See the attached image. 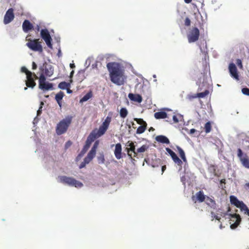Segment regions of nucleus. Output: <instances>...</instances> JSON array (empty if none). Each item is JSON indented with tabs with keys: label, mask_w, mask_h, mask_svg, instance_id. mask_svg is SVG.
I'll return each mask as SVG.
<instances>
[{
	"label": "nucleus",
	"mask_w": 249,
	"mask_h": 249,
	"mask_svg": "<svg viewBox=\"0 0 249 249\" xmlns=\"http://www.w3.org/2000/svg\"><path fill=\"white\" fill-rule=\"evenodd\" d=\"M239 208L240 209L241 211L244 212L245 214L249 216V209L244 202L242 203L241 206H239Z\"/></svg>",
	"instance_id": "obj_29"
},
{
	"label": "nucleus",
	"mask_w": 249,
	"mask_h": 249,
	"mask_svg": "<svg viewBox=\"0 0 249 249\" xmlns=\"http://www.w3.org/2000/svg\"><path fill=\"white\" fill-rule=\"evenodd\" d=\"M86 164L84 161H83L80 164L79 168H83L86 166Z\"/></svg>",
	"instance_id": "obj_53"
},
{
	"label": "nucleus",
	"mask_w": 249,
	"mask_h": 249,
	"mask_svg": "<svg viewBox=\"0 0 249 249\" xmlns=\"http://www.w3.org/2000/svg\"><path fill=\"white\" fill-rule=\"evenodd\" d=\"M36 68H37L36 64L35 62H33V63H32V69L34 70H36Z\"/></svg>",
	"instance_id": "obj_52"
},
{
	"label": "nucleus",
	"mask_w": 249,
	"mask_h": 249,
	"mask_svg": "<svg viewBox=\"0 0 249 249\" xmlns=\"http://www.w3.org/2000/svg\"><path fill=\"white\" fill-rule=\"evenodd\" d=\"M15 15L13 8H9L6 12L4 16L3 23L6 25L10 23L14 19Z\"/></svg>",
	"instance_id": "obj_12"
},
{
	"label": "nucleus",
	"mask_w": 249,
	"mask_h": 249,
	"mask_svg": "<svg viewBox=\"0 0 249 249\" xmlns=\"http://www.w3.org/2000/svg\"><path fill=\"white\" fill-rule=\"evenodd\" d=\"M39 70L41 71H44L45 75L48 77L51 76L53 73V66L50 64H47L46 62L39 67Z\"/></svg>",
	"instance_id": "obj_9"
},
{
	"label": "nucleus",
	"mask_w": 249,
	"mask_h": 249,
	"mask_svg": "<svg viewBox=\"0 0 249 249\" xmlns=\"http://www.w3.org/2000/svg\"><path fill=\"white\" fill-rule=\"evenodd\" d=\"M97 159L99 164H104L105 160L104 153L103 152L99 153Z\"/></svg>",
	"instance_id": "obj_32"
},
{
	"label": "nucleus",
	"mask_w": 249,
	"mask_h": 249,
	"mask_svg": "<svg viewBox=\"0 0 249 249\" xmlns=\"http://www.w3.org/2000/svg\"><path fill=\"white\" fill-rule=\"evenodd\" d=\"M237 156L243 166L249 169V159L246 154H243V151L240 148L237 149Z\"/></svg>",
	"instance_id": "obj_8"
},
{
	"label": "nucleus",
	"mask_w": 249,
	"mask_h": 249,
	"mask_svg": "<svg viewBox=\"0 0 249 249\" xmlns=\"http://www.w3.org/2000/svg\"><path fill=\"white\" fill-rule=\"evenodd\" d=\"M95 155L91 154L90 152H89L87 157H86L84 159V162L86 164H88L94 157Z\"/></svg>",
	"instance_id": "obj_30"
},
{
	"label": "nucleus",
	"mask_w": 249,
	"mask_h": 249,
	"mask_svg": "<svg viewBox=\"0 0 249 249\" xmlns=\"http://www.w3.org/2000/svg\"><path fill=\"white\" fill-rule=\"evenodd\" d=\"M218 214H217V215L216 216V217L215 219L217 220H218L219 222H220V219L221 218L218 215Z\"/></svg>",
	"instance_id": "obj_62"
},
{
	"label": "nucleus",
	"mask_w": 249,
	"mask_h": 249,
	"mask_svg": "<svg viewBox=\"0 0 249 249\" xmlns=\"http://www.w3.org/2000/svg\"><path fill=\"white\" fill-rule=\"evenodd\" d=\"M122 145L120 143H118L115 145L114 155L117 160H120L122 158Z\"/></svg>",
	"instance_id": "obj_16"
},
{
	"label": "nucleus",
	"mask_w": 249,
	"mask_h": 249,
	"mask_svg": "<svg viewBox=\"0 0 249 249\" xmlns=\"http://www.w3.org/2000/svg\"><path fill=\"white\" fill-rule=\"evenodd\" d=\"M229 71L231 77L236 80H239V74L235 64L233 63H230L229 65Z\"/></svg>",
	"instance_id": "obj_13"
},
{
	"label": "nucleus",
	"mask_w": 249,
	"mask_h": 249,
	"mask_svg": "<svg viewBox=\"0 0 249 249\" xmlns=\"http://www.w3.org/2000/svg\"><path fill=\"white\" fill-rule=\"evenodd\" d=\"M66 90H67V92L68 94H71V93L72 92V90L70 89H68V88H67L66 89Z\"/></svg>",
	"instance_id": "obj_60"
},
{
	"label": "nucleus",
	"mask_w": 249,
	"mask_h": 249,
	"mask_svg": "<svg viewBox=\"0 0 249 249\" xmlns=\"http://www.w3.org/2000/svg\"><path fill=\"white\" fill-rule=\"evenodd\" d=\"M184 24L186 26H189L190 25L191 20L189 18H188V17L186 18L185 21H184Z\"/></svg>",
	"instance_id": "obj_46"
},
{
	"label": "nucleus",
	"mask_w": 249,
	"mask_h": 249,
	"mask_svg": "<svg viewBox=\"0 0 249 249\" xmlns=\"http://www.w3.org/2000/svg\"><path fill=\"white\" fill-rule=\"evenodd\" d=\"M127 155L129 157V158L132 160V161L134 160V159H133V155H132V152L129 153H128Z\"/></svg>",
	"instance_id": "obj_54"
},
{
	"label": "nucleus",
	"mask_w": 249,
	"mask_h": 249,
	"mask_svg": "<svg viewBox=\"0 0 249 249\" xmlns=\"http://www.w3.org/2000/svg\"><path fill=\"white\" fill-rule=\"evenodd\" d=\"M125 151H126L127 153H131V151L130 150V148L129 147H127L125 148Z\"/></svg>",
	"instance_id": "obj_59"
},
{
	"label": "nucleus",
	"mask_w": 249,
	"mask_h": 249,
	"mask_svg": "<svg viewBox=\"0 0 249 249\" xmlns=\"http://www.w3.org/2000/svg\"><path fill=\"white\" fill-rule=\"evenodd\" d=\"M21 71L26 73V76L27 74H31L32 73L31 71H29L25 67H22L21 68Z\"/></svg>",
	"instance_id": "obj_43"
},
{
	"label": "nucleus",
	"mask_w": 249,
	"mask_h": 249,
	"mask_svg": "<svg viewBox=\"0 0 249 249\" xmlns=\"http://www.w3.org/2000/svg\"><path fill=\"white\" fill-rule=\"evenodd\" d=\"M74 73V71H73V70H72V71L71 72V73H70V78H71V77L73 76Z\"/></svg>",
	"instance_id": "obj_64"
},
{
	"label": "nucleus",
	"mask_w": 249,
	"mask_h": 249,
	"mask_svg": "<svg viewBox=\"0 0 249 249\" xmlns=\"http://www.w3.org/2000/svg\"><path fill=\"white\" fill-rule=\"evenodd\" d=\"M209 93V91L207 89H205V90L202 92H199L196 93V96H197V98H203L208 95Z\"/></svg>",
	"instance_id": "obj_33"
},
{
	"label": "nucleus",
	"mask_w": 249,
	"mask_h": 249,
	"mask_svg": "<svg viewBox=\"0 0 249 249\" xmlns=\"http://www.w3.org/2000/svg\"><path fill=\"white\" fill-rule=\"evenodd\" d=\"M98 135L94 131H92L90 133V134L88 137L86 142L90 145H91V143L97 138Z\"/></svg>",
	"instance_id": "obj_21"
},
{
	"label": "nucleus",
	"mask_w": 249,
	"mask_h": 249,
	"mask_svg": "<svg viewBox=\"0 0 249 249\" xmlns=\"http://www.w3.org/2000/svg\"><path fill=\"white\" fill-rule=\"evenodd\" d=\"M166 152L169 154V155L171 156L173 161L176 163L178 165L180 166L179 170L181 168V165L182 164V161L178 157L177 155L174 152L172 149L169 148H166Z\"/></svg>",
	"instance_id": "obj_11"
},
{
	"label": "nucleus",
	"mask_w": 249,
	"mask_h": 249,
	"mask_svg": "<svg viewBox=\"0 0 249 249\" xmlns=\"http://www.w3.org/2000/svg\"><path fill=\"white\" fill-rule=\"evenodd\" d=\"M236 64L240 69L243 68L242 62L241 59H237L236 60Z\"/></svg>",
	"instance_id": "obj_47"
},
{
	"label": "nucleus",
	"mask_w": 249,
	"mask_h": 249,
	"mask_svg": "<svg viewBox=\"0 0 249 249\" xmlns=\"http://www.w3.org/2000/svg\"><path fill=\"white\" fill-rule=\"evenodd\" d=\"M199 36V31L196 27H194L191 29L188 33L187 38L189 43H193L196 41Z\"/></svg>",
	"instance_id": "obj_5"
},
{
	"label": "nucleus",
	"mask_w": 249,
	"mask_h": 249,
	"mask_svg": "<svg viewBox=\"0 0 249 249\" xmlns=\"http://www.w3.org/2000/svg\"><path fill=\"white\" fill-rule=\"evenodd\" d=\"M149 148V146L147 145H143L141 147L138 148L137 153H141L146 151Z\"/></svg>",
	"instance_id": "obj_38"
},
{
	"label": "nucleus",
	"mask_w": 249,
	"mask_h": 249,
	"mask_svg": "<svg viewBox=\"0 0 249 249\" xmlns=\"http://www.w3.org/2000/svg\"><path fill=\"white\" fill-rule=\"evenodd\" d=\"M22 29L24 33H27L33 29V25L28 19H25L22 23Z\"/></svg>",
	"instance_id": "obj_15"
},
{
	"label": "nucleus",
	"mask_w": 249,
	"mask_h": 249,
	"mask_svg": "<svg viewBox=\"0 0 249 249\" xmlns=\"http://www.w3.org/2000/svg\"><path fill=\"white\" fill-rule=\"evenodd\" d=\"M57 56H58V57H60V56H61V55H62V53H61V51L60 49H59L58 50V53H57Z\"/></svg>",
	"instance_id": "obj_57"
},
{
	"label": "nucleus",
	"mask_w": 249,
	"mask_h": 249,
	"mask_svg": "<svg viewBox=\"0 0 249 249\" xmlns=\"http://www.w3.org/2000/svg\"><path fill=\"white\" fill-rule=\"evenodd\" d=\"M37 117L38 116H36V117L34 118V120L33 121V124L34 125L38 123V119L37 118Z\"/></svg>",
	"instance_id": "obj_51"
},
{
	"label": "nucleus",
	"mask_w": 249,
	"mask_h": 249,
	"mask_svg": "<svg viewBox=\"0 0 249 249\" xmlns=\"http://www.w3.org/2000/svg\"><path fill=\"white\" fill-rule=\"evenodd\" d=\"M58 181L65 185L80 188L83 186V183L76 180L72 177H69L66 176H60L58 177Z\"/></svg>",
	"instance_id": "obj_3"
},
{
	"label": "nucleus",
	"mask_w": 249,
	"mask_h": 249,
	"mask_svg": "<svg viewBox=\"0 0 249 249\" xmlns=\"http://www.w3.org/2000/svg\"><path fill=\"white\" fill-rule=\"evenodd\" d=\"M173 120L174 122V123H177L179 121L178 118H177V117L176 115H174L173 116Z\"/></svg>",
	"instance_id": "obj_49"
},
{
	"label": "nucleus",
	"mask_w": 249,
	"mask_h": 249,
	"mask_svg": "<svg viewBox=\"0 0 249 249\" xmlns=\"http://www.w3.org/2000/svg\"><path fill=\"white\" fill-rule=\"evenodd\" d=\"M230 200L231 204L234 205L238 208H239V206H241L242 203H243V201L239 200L234 196H231L230 197Z\"/></svg>",
	"instance_id": "obj_19"
},
{
	"label": "nucleus",
	"mask_w": 249,
	"mask_h": 249,
	"mask_svg": "<svg viewBox=\"0 0 249 249\" xmlns=\"http://www.w3.org/2000/svg\"><path fill=\"white\" fill-rule=\"evenodd\" d=\"M187 98L189 100L192 101L193 99L197 98V96H196V93L194 94H189L187 95Z\"/></svg>",
	"instance_id": "obj_45"
},
{
	"label": "nucleus",
	"mask_w": 249,
	"mask_h": 249,
	"mask_svg": "<svg viewBox=\"0 0 249 249\" xmlns=\"http://www.w3.org/2000/svg\"><path fill=\"white\" fill-rule=\"evenodd\" d=\"M196 131V129L195 128L191 129L190 130V134H193Z\"/></svg>",
	"instance_id": "obj_55"
},
{
	"label": "nucleus",
	"mask_w": 249,
	"mask_h": 249,
	"mask_svg": "<svg viewBox=\"0 0 249 249\" xmlns=\"http://www.w3.org/2000/svg\"><path fill=\"white\" fill-rule=\"evenodd\" d=\"M128 97L131 101H134L138 103H141L142 101V96L139 94L130 93L128 95Z\"/></svg>",
	"instance_id": "obj_17"
},
{
	"label": "nucleus",
	"mask_w": 249,
	"mask_h": 249,
	"mask_svg": "<svg viewBox=\"0 0 249 249\" xmlns=\"http://www.w3.org/2000/svg\"><path fill=\"white\" fill-rule=\"evenodd\" d=\"M155 139L157 142L162 143L169 144L170 143L168 138L163 135L157 136Z\"/></svg>",
	"instance_id": "obj_20"
},
{
	"label": "nucleus",
	"mask_w": 249,
	"mask_h": 249,
	"mask_svg": "<svg viewBox=\"0 0 249 249\" xmlns=\"http://www.w3.org/2000/svg\"><path fill=\"white\" fill-rule=\"evenodd\" d=\"M54 40H56V41L57 42V43H59L60 41V38L59 37H54Z\"/></svg>",
	"instance_id": "obj_58"
},
{
	"label": "nucleus",
	"mask_w": 249,
	"mask_h": 249,
	"mask_svg": "<svg viewBox=\"0 0 249 249\" xmlns=\"http://www.w3.org/2000/svg\"><path fill=\"white\" fill-rule=\"evenodd\" d=\"M128 114V111L125 107H122L120 110V115L122 118H125Z\"/></svg>",
	"instance_id": "obj_34"
},
{
	"label": "nucleus",
	"mask_w": 249,
	"mask_h": 249,
	"mask_svg": "<svg viewBox=\"0 0 249 249\" xmlns=\"http://www.w3.org/2000/svg\"><path fill=\"white\" fill-rule=\"evenodd\" d=\"M107 68L109 72L111 81L121 86L124 84V70L122 65L118 62H109L107 64Z\"/></svg>",
	"instance_id": "obj_1"
},
{
	"label": "nucleus",
	"mask_w": 249,
	"mask_h": 249,
	"mask_svg": "<svg viewBox=\"0 0 249 249\" xmlns=\"http://www.w3.org/2000/svg\"><path fill=\"white\" fill-rule=\"evenodd\" d=\"M242 93L246 95H249V89L247 88H244L242 89Z\"/></svg>",
	"instance_id": "obj_44"
},
{
	"label": "nucleus",
	"mask_w": 249,
	"mask_h": 249,
	"mask_svg": "<svg viewBox=\"0 0 249 249\" xmlns=\"http://www.w3.org/2000/svg\"><path fill=\"white\" fill-rule=\"evenodd\" d=\"M154 117L157 119H165L167 117V114L165 111H159L155 113Z\"/></svg>",
	"instance_id": "obj_24"
},
{
	"label": "nucleus",
	"mask_w": 249,
	"mask_h": 249,
	"mask_svg": "<svg viewBox=\"0 0 249 249\" xmlns=\"http://www.w3.org/2000/svg\"><path fill=\"white\" fill-rule=\"evenodd\" d=\"M111 118L110 117L107 116L102 124L108 127L109 124L111 122Z\"/></svg>",
	"instance_id": "obj_41"
},
{
	"label": "nucleus",
	"mask_w": 249,
	"mask_h": 249,
	"mask_svg": "<svg viewBox=\"0 0 249 249\" xmlns=\"http://www.w3.org/2000/svg\"><path fill=\"white\" fill-rule=\"evenodd\" d=\"M177 148L178 150V152L179 153V156L181 158V159L184 162L187 161V160L185 156V154L183 150L179 146H177Z\"/></svg>",
	"instance_id": "obj_27"
},
{
	"label": "nucleus",
	"mask_w": 249,
	"mask_h": 249,
	"mask_svg": "<svg viewBox=\"0 0 249 249\" xmlns=\"http://www.w3.org/2000/svg\"><path fill=\"white\" fill-rule=\"evenodd\" d=\"M211 217L213 219L216 217V216L217 215V214H216L214 212H212L211 213Z\"/></svg>",
	"instance_id": "obj_56"
},
{
	"label": "nucleus",
	"mask_w": 249,
	"mask_h": 249,
	"mask_svg": "<svg viewBox=\"0 0 249 249\" xmlns=\"http://www.w3.org/2000/svg\"><path fill=\"white\" fill-rule=\"evenodd\" d=\"M108 127L106 126L103 124L99 127V129L98 130L97 132L96 133L98 137H101L103 135H104L107 130V129Z\"/></svg>",
	"instance_id": "obj_25"
},
{
	"label": "nucleus",
	"mask_w": 249,
	"mask_h": 249,
	"mask_svg": "<svg viewBox=\"0 0 249 249\" xmlns=\"http://www.w3.org/2000/svg\"><path fill=\"white\" fill-rule=\"evenodd\" d=\"M43 105H44V103L43 102H41L40 104V107L36 112L37 116H40L41 115V114L42 113V108Z\"/></svg>",
	"instance_id": "obj_42"
},
{
	"label": "nucleus",
	"mask_w": 249,
	"mask_h": 249,
	"mask_svg": "<svg viewBox=\"0 0 249 249\" xmlns=\"http://www.w3.org/2000/svg\"><path fill=\"white\" fill-rule=\"evenodd\" d=\"M90 145L86 142L85 145L84 146L83 149H82L80 153L79 154L78 156L82 157L88 151Z\"/></svg>",
	"instance_id": "obj_31"
},
{
	"label": "nucleus",
	"mask_w": 249,
	"mask_h": 249,
	"mask_svg": "<svg viewBox=\"0 0 249 249\" xmlns=\"http://www.w3.org/2000/svg\"><path fill=\"white\" fill-rule=\"evenodd\" d=\"M40 36L45 41L47 46L50 49H52V39L50 36V32L47 29H43L41 30Z\"/></svg>",
	"instance_id": "obj_6"
},
{
	"label": "nucleus",
	"mask_w": 249,
	"mask_h": 249,
	"mask_svg": "<svg viewBox=\"0 0 249 249\" xmlns=\"http://www.w3.org/2000/svg\"><path fill=\"white\" fill-rule=\"evenodd\" d=\"M126 146L129 147L130 148V150L131 152H135L136 150V146L135 145V142L131 141H128L126 144Z\"/></svg>",
	"instance_id": "obj_37"
},
{
	"label": "nucleus",
	"mask_w": 249,
	"mask_h": 249,
	"mask_svg": "<svg viewBox=\"0 0 249 249\" xmlns=\"http://www.w3.org/2000/svg\"><path fill=\"white\" fill-rule=\"evenodd\" d=\"M230 211L229 208H228V211L226 213H223L221 209H219L217 210V214H220L222 216L226 218H227V217H226V216H228L227 218L230 219V228L232 230H234L239 225L241 221V218L239 214L229 213Z\"/></svg>",
	"instance_id": "obj_2"
},
{
	"label": "nucleus",
	"mask_w": 249,
	"mask_h": 249,
	"mask_svg": "<svg viewBox=\"0 0 249 249\" xmlns=\"http://www.w3.org/2000/svg\"><path fill=\"white\" fill-rule=\"evenodd\" d=\"M205 131L206 133H209L211 130V124L210 122H207L204 126Z\"/></svg>",
	"instance_id": "obj_39"
},
{
	"label": "nucleus",
	"mask_w": 249,
	"mask_h": 249,
	"mask_svg": "<svg viewBox=\"0 0 249 249\" xmlns=\"http://www.w3.org/2000/svg\"><path fill=\"white\" fill-rule=\"evenodd\" d=\"M39 88L43 90H49L53 89V84L48 82H45L39 84Z\"/></svg>",
	"instance_id": "obj_18"
},
{
	"label": "nucleus",
	"mask_w": 249,
	"mask_h": 249,
	"mask_svg": "<svg viewBox=\"0 0 249 249\" xmlns=\"http://www.w3.org/2000/svg\"><path fill=\"white\" fill-rule=\"evenodd\" d=\"M185 179L186 178L185 176H182L181 177L180 180L184 185H185Z\"/></svg>",
	"instance_id": "obj_50"
},
{
	"label": "nucleus",
	"mask_w": 249,
	"mask_h": 249,
	"mask_svg": "<svg viewBox=\"0 0 249 249\" xmlns=\"http://www.w3.org/2000/svg\"><path fill=\"white\" fill-rule=\"evenodd\" d=\"M70 67L71 69H73L75 68V66L74 63H71L70 64Z\"/></svg>",
	"instance_id": "obj_63"
},
{
	"label": "nucleus",
	"mask_w": 249,
	"mask_h": 249,
	"mask_svg": "<svg viewBox=\"0 0 249 249\" xmlns=\"http://www.w3.org/2000/svg\"><path fill=\"white\" fill-rule=\"evenodd\" d=\"M35 78H37V76L35 73H31V74H27L26 76V85L28 88L33 89L36 85L35 81Z\"/></svg>",
	"instance_id": "obj_10"
},
{
	"label": "nucleus",
	"mask_w": 249,
	"mask_h": 249,
	"mask_svg": "<svg viewBox=\"0 0 249 249\" xmlns=\"http://www.w3.org/2000/svg\"><path fill=\"white\" fill-rule=\"evenodd\" d=\"M134 120L137 122L138 124H141V125L139 126L137 129V133L139 134H142L145 131L146 128V123L141 118H135Z\"/></svg>",
	"instance_id": "obj_14"
},
{
	"label": "nucleus",
	"mask_w": 249,
	"mask_h": 249,
	"mask_svg": "<svg viewBox=\"0 0 249 249\" xmlns=\"http://www.w3.org/2000/svg\"><path fill=\"white\" fill-rule=\"evenodd\" d=\"M196 199L199 202H202L204 201H205V199L207 197V196H206L203 192L201 191H199V192H197L196 194Z\"/></svg>",
	"instance_id": "obj_22"
},
{
	"label": "nucleus",
	"mask_w": 249,
	"mask_h": 249,
	"mask_svg": "<svg viewBox=\"0 0 249 249\" xmlns=\"http://www.w3.org/2000/svg\"><path fill=\"white\" fill-rule=\"evenodd\" d=\"M72 117L68 116L62 120L57 124L56 128V132L57 135H60L64 133L67 130L71 124Z\"/></svg>",
	"instance_id": "obj_4"
},
{
	"label": "nucleus",
	"mask_w": 249,
	"mask_h": 249,
	"mask_svg": "<svg viewBox=\"0 0 249 249\" xmlns=\"http://www.w3.org/2000/svg\"><path fill=\"white\" fill-rule=\"evenodd\" d=\"M98 145H99V142L98 141H96L94 143V144H93L91 149H90V150L89 151V152H90L91 154L95 155L96 149H97Z\"/></svg>",
	"instance_id": "obj_36"
},
{
	"label": "nucleus",
	"mask_w": 249,
	"mask_h": 249,
	"mask_svg": "<svg viewBox=\"0 0 249 249\" xmlns=\"http://www.w3.org/2000/svg\"><path fill=\"white\" fill-rule=\"evenodd\" d=\"M132 152L133 153V156L134 157H136L137 156L138 153H137V150L136 151V150H135V152Z\"/></svg>",
	"instance_id": "obj_61"
},
{
	"label": "nucleus",
	"mask_w": 249,
	"mask_h": 249,
	"mask_svg": "<svg viewBox=\"0 0 249 249\" xmlns=\"http://www.w3.org/2000/svg\"><path fill=\"white\" fill-rule=\"evenodd\" d=\"M70 83H67L65 81H63L60 82L58 85V88L61 89H66L67 88H69L70 87Z\"/></svg>",
	"instance_id": "obj_28"
},
{
	"label": "nucleus",
	"mask_w": 249,
	"mask_h": 249,
	"mask_svg": "<svg viewBox=\"0 0 249 249\" xmlns=\"http://www.w3.org/2000/svg\"><path fill=\"white\" fill-rule=\"evenodd\" d=\"M46 78L45 77V74L43 73H41L39 78V84H41L42 83L46 82Z\"/></svg>",
	"instance_id": "obj_40"
},
{
	"label": "nucleus",
	"mask_w": 249,
	"mask_h": 249,
	"mask_svg": "<svg viewBox=\"0 0 249 249\" xmlns=\"http://www.w3.org/2000/svg\"><path fill=\"white\" fill-rule=\"evenodd\" d=\"M205 202L206 204L210 206L211 208L213 209L216 208V203L213 198L209 196H207L205 199Z\"/></svg>",
	"instance_id": "obj_23"
},
{
	"label": "nucleus",
	"mask_w": 249,
	"mask_h": 249,
	"mask_svg": "<svg viewBox=\"0 0 249 249\" xmlns=\"http://www.w3.org/2000/svg\"><path fill=\"white\" fill-rule=\"evenodd\" d=\"M92 96V93L91 91H89L86 95H85L80 100V103H83L87 101L90 99Z\"/></svg>",
	"instance_id": "obj_26"
},
{
	"label": "nucleus",
	"mask_w": 249,
	"mask_h": 249,
	"mask_svg": "<svg viewBox=\"0 0 249 249\" xmlns=\"http://www.w3.org/2000/svg\"><path fill=\"white\" fill-rule=\"evenodd\" d=\"M26 46L31 50L35 52H42V47L40 43L36 40H31L26 43Z\"/></svg>",
	"instance_id": "obj_7"
},
{
	"label": "nucleus",
	"mask_w": 249,
	"mask_h": 249,
	"mask_svg": "<svg viewBox=\"0 0 249 249\" xmlns=\"http://www.w3.org/2000/svg\"><path fill=\"white\" fill-rule=\"evenodd\" d=\"M72 143L70 141L67 142L65 144V147L66 149L68 148L71 145Z\"/></svg>",
	"instance_id": "obj_48"
},
{
	"label": "nucleus",
	"mask_w": 249,
	"mask_h": 249,
	"mask_svg": "<svg viewBox=\"0 0 249 249\" xmlns=\"http://www.w3.org/2000/svg\"><path fill=\"white\" fill-rule=\"evenodd\" d=\"M64 96V93L61 91H60L58 93H57L55 96V99L56 102L61 101Z\"/></svg>",
	"instance_id": "obj_35"
}]
</instances>
